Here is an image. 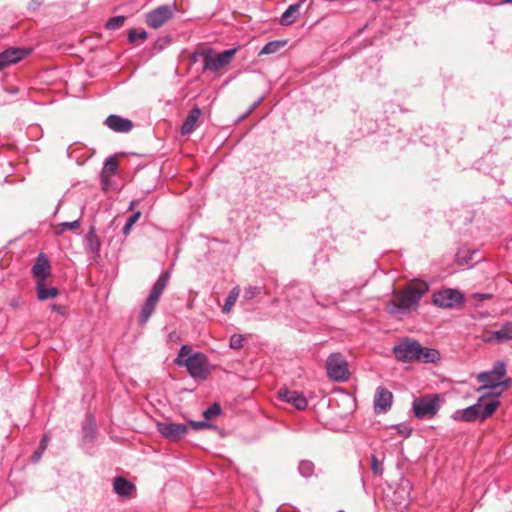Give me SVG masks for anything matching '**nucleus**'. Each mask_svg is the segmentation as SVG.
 <instances>
[{"label": "nucleus", "mask_w": 512, "mask_h": 512, "mask_svg": "<svg viewBox=\"0 0 512 512\" xmlns=\"http://www.w3.org/2000/svg\"><path fill=\"white\" fill-rule=\"evenodd\" d=\"M429 291L425 282L413 283L404 289L395 292L387 304V312L391 315L406 314L415 311L421 298Z\"/></svg>", "instance_id": "nucleus-1"}, {"label": "nucleus", "mask_w": 512, "mask_h": 512, "mask_svg": "<svg viewBox=\"0 0 512 512\" xmlns=\"http://www.w3.org/2000/svg\"><path fill=\"white\" fill-rule=\"evenodd\" d=\"M395 358L401 362L420 361L435 363L440 359V353L433 348L423 347L417 340L405 338L393 347Z\"/></svg>", "instance_id": "nucleus-2"}, {"label": "nucleus", "mask_w": 512, "mask_h": 512, "mask_svg": "<svg viewBox=\"0 0 512 512\" xmlns=\"http://www.w3.org/2000/svg\"><path fill=\"white\" fill-rule=\"evenodd\" d=\"M169 280L170 272L164 271L160 274V276L154 283L151 292L147 297L146 301L144 302L139 314V321L141 325H144L153 314L155 307L160 299V296L162 295L164 289L168 285Z\"/></svg>", "instance_id": "nucleus-3"}, {"label": "nucleus", "mask_w": 512, "mask_h": 512, "mask_svg": "<svg viewBox=\"0 0 512 512\" xmlns=\"http://www.w3.org/2000/svg\"><path fill=\"white\" fill-rule=\"evenodd\" d=\"M506 364L503 361H498L494 364L491 371H485L478 374L477 379L483 385L479 389H495L500 386L508 388L511 385V379H505Z\"/></svg>", "instance_id": "nucleus-4"}, {"label": "nucleus", "mask_w": 512, "mask_h": 512, "mask_svg": "<svg viewBox=\"0 0 512 512\" xmlns=\"http://www.w3.org/2000/svg\"><path fill=\"white\" fill-rule=\"evenodd\" d=\"M441 400L438 394H426L415 398L412 404L414 415L418 419H431L439 411Z\"/></svg>", "instance_id": "nucleus-5"}, {"label": "nucleus", "mask_w": 512, "mask_h": 512, "mask_svg": "<svg viewBox=\"0 0 512 512\" xmlns=\"http://www.w3.org/2000/svg\"><path fill=\"white\" fill-rule=\"evenodd\" d=\"M327 375L337 382L349 379V369L345 357L341 353H332L326 362Z\"/></svg>", "instance_id": "nucleus-6"}, {"label": "nucleus", "mask_w": 512, "mask_h": 512, "mask_svg": "<svg viewBox=\"0 0 512 512\" xmlns=\"http://www.w3.org/2000/svg\"><path fill=\"white\" fill-rule=\"evenodd\" d=\"M175 363L178 366H185L189 372V374L194 378H206L207 375V367H206V357L202 353H195L193 355L188 356L186 359H180L177 357L175 359Z\"/></svg>", "instance_id": "nucleus-7"}, {"label": "nucleus", "mask_w": 512, "mask_h": 512, "mask_svg": "<svg viewBox=\"0 0 512 512\" xmlns=\"http://www.w3.org/2000/svg\"><path fill=\"white\" fill-rule=\"evenodd\" d=\"M177 11L176 4L161 5L146 15V23L153 29H158L172 19Z\"/></svg>", "instance_id": "nucleus-8"}, {"label": "nucleus", "mask_w": 512, "mask_h": 512, "mask_svg": "<svg viewBox=\"0 0 512 512\" xmlns=\"http://www.w3.org/2000/svg\"><path fill=\"white\" fill-rule=\"evenodd\" d=\"M432 302L440 308H454L464 302V295L457 289L446 288L433 293Z\"/></svg>", "instance_id": "nucleus-9"}, {"label": "nucleus", "mask_w": 512, "mask_h": 512, "mask_svg": "<svg viewBox=\"0 0 512 512\" xmlns=\"http://www.w3.org/2000/svg\"><path fill=\"white\" fill-rule=\"evenodd\" d=\"M236 52L237 48H232L220 53H208L204 55L203 70L217 72L230 63Z\"/></svg>", "instance_id": "nucleus-10"}, {"label": "nucleus", "mask_w": 512, "mask_h": 512, "mask_svg": "<svg viewBox=\"0 0 512 512\" xmlns=\"http://www.w3.org/2000/svg\"><path fill=\"white\" fill-rule=\"evenodd\" d=\"M158 432L170 442H178L188 433V425L183 423H174L162 421L157 423Z\"/></svg>", "instance_id": "nucleus-11"}, {"label": "nucleus", "mask_w": 512, "mask_h": 512, "mask_svg": "<svg viewBox=\"0 0 512 512\" xmlns=\"http://www.w3.org/2000/svg\"><path fill=\"white\" fill-rule=\"evenodd\" d=\"M32 52L31 48L11 47L0 53V69H5L26 58Z\"/></svg>", "instance_id": "nucleus-12"}, {"label": "nucleus", "mask_w": 512, "mask_h": 512, "mask_svg": "<svg viewBox=\"0 0 512 512\" xmlns=\"http://www.w3.org/2000/svg\"><path fill=\"white\" fill-rule=\"evenodd\" d=\"M393 394L385 387H378L374 396V410L377 414L384 413L391 408Z\"/></svg>", "instance_id": "nucleus-13"}, {"label": "nucleus", "mask_w": 512, "mask_h": 512, "mask_svg": "<svg viewBox=\"0 0 512 512\" xmlns=\"http://www.w3.org/2000/svg\"><path fill=\"white\" fill-rule=\"evenodd\" d=\"M278 396L282 401L293 405L298 410H304L308 405L305 396L298 391L282 388L279 390Z\"/></svg>", "instance_id": "nucleus-14"}, {"label": "nucleus", "mask_w": 512, "mask_h": 512, "mask_svg": "<svg viewBox=\"0 0 512 512\" xmlns=\"http://www.w3.org/2000/svg\"><path fill=\"white\" fill-rule=\"evenodd\" d=\"M486 396V394H483L482 397L479 399L478 403L469 406L465 409H460L454 411L452 414V419L455 421H464V422H473L475 420L480 419V402L481 399Z\"/></svg>", "instance_id": "nucleus-15"}, {"label": "nucleus", "mask_w": 512, "mask_h": 512, "mask_svg": "<svg viewBox=\"0 0 512 512\" xmlns=\"http://www.w3.org/2000/svg\"><path fill=\"white\" fill-rule=\"evenodd\" d=\"M50 269V263L47 257L43 253H40L32 267V274L37 279V282H44L47 277L50 276Z\"/></svg>", "instance_id": "nucleus-16"}, {"label": "nucleus", "mask_w": 512, "mask_h": 512, "mask_svg": "<svg viewBox=\"0 0 512 512\" xmlns=\"http://www.w3.org/2000/svg\"><path fill=\"white\" fill-rule=\"evenodd\" d=\"M105 124L111 130L119 133H127L133 128V123L129 119L115 114L109 115L105 120Z\"/></svg>", "instance_id": "nucleus-17"}, {"label": "nucleus", "mask_w": 512, "mask_h": 512, "mask_svg": "<svg viewBox=\"0 0 512 512\" xmlns=\"http://www.w3.org/2000/svg\"><path fill=\"white\" fill-rule=\"evenodd\" d=\"M114 492L121 497H131L136 490L135 485L122 476H118L113 481Z\"/></svg>", "instance_id": "nucleus-18"}, {"label": "nucleus", "mask_w": 512, "mask_h": 512, "mask_svg": "<svg viewBox=\"0 0 512 512\" xmlns=\"http://www.w3.org/2000/svg\"><path fill=\"white\" fill-rule=\"evenodd\" d=\"M201 115H202L201 109L198 106L193 107L189 111L185 121L183 122V124L181 126V134L189 135L190 133H192L195 130L196 123L198 122Z\"/></svg>", "instance_id": "nucleus-19"}, {"label": "nucleus", "mask_w": 512, "mask_h": 512, "mask_svg": "<svg viewBox=\"0 0 512 512\" xmlns=\"http://www.w3.org/2000/svg\"><path fill=\"white\" fill-rule=\"evenodd\" d=\"M302 3L299 1L298 3L290 5L282 14L280 18V24L282 26H289L295 23L299 17V9Z\"/></svg>", "instance_id": "nucleus-20"}, {"label": "nucleus", "mask_w": 512, "mask_h": 512, "mask_svg": "<svg viewBox=\"0 0 512 512\" xmlns=\"http://www.w3.org/2000/svg\"><path fill=\"white\" fill-rule=\"evenodd\" d=\"M488 340L498 342L512 340V322H506L499 330L493 331Z\"/></svg>", "instance_id": "nucleus-21"}, {"label": "nucleus", "mask_w": 512, "mask_h": 512, "mask_svg": "<svg viewBox=\"0 0 512 512\" xmlns=\"http://www.w3.org/2000/svg\"><path fill=\"white\" fill-rule=\"evenodd\" d=\"M85 245L86 248L92 252L93 254H98L100 247H101V241L99 237L96 234L95 228L91 227L88 231L86 237H85Z\"/></svg>", "instance_id": "nucleus-22"}, {"label": "nucleus", "mask_w": 512, "mask_h": 512, "mask_svg": "<svg viewBox=\"0 0 512 512\" xmlns=\"http://www.w3.org/2000/svg\"><path fill=\"white\" fill-rule=\"evenodd\" d=\"M37 297L40 301L55 298L59 291L55 287L46 288L43 282H37Z\"/></svg>", "instance_id": "nucleus-23"}, {"label": "nucleus", "mask_w": 512, "mask_h": 512, "mask_svg": "<svg viewBox=\"0 0 512 512\" xmlns=\"http://www.w3.org/2000/svg\"><path fill=\"white\" fill-rule=\"evenodd\" d=\"M82 432L83 440L85 442H91L94 439L96 428L93 415H87V423L83 426Z\"/></svg>", "instance_id": "nucleus-24"}, {"label": "nucleus", "mask_w": 512, "mask_h": 512, "mask_svg": "<svg viewBox=\"0 0 512 512\" xmlns=\"http://www.w3.org/2000/svg\"><path fill=\"white\" fill-rule=\"evenodd\" d=\"M287 44L286 40H274L270 41L263 46V48L259 52V56L261 55H269L278 52L281 48H283Z\"/></svg>", "instance_id": "nucleus-25"}, {"label": "nucleus", "mask_w": 512, "mask_h": 512, "mask_svg": "<svg viewBox=\"0 0 512 512\" xmlns=\"http://www.w3.org/2000/svg\"><path fill=\"white\" fill-rule=\"evenodd\" d=\"M239 294H240L239 286H235L234 288H232V290L229 292L227 298L225 299V303L222 308V312L224 314H228L232 310L234 304L236 303V301L239 297Z\"/></svg>", "instance_id": "nucleus-26"}, {"label": "nucleus", "mask_w": 512, "mask_h": 512, "mask_svg": "<svg viewBox=\"0 0 512 512\" xmlns=\"http://www.w3.org/2000/svg\"><path fill=\"white\" fill-rule=\"evenodd\" d=\"M498 405H499V401H497V400L489 401V402L485 403L484 405H482L480 403L481 420H484V419L490 417L495 412Z\"/></svg>", "instance_id": "nucleus-27"}, {"label": "nucleus", "mask_w": 512, "mask_h": 512, "mask_svg": "<svg viewBox=\"0 0 512 512\" xmlns=\"http://www.w3.org/2000/svg\"><path fill=\"white\" fill-rule=\"evenodd\" d=\"M80 227V220L76 219L71 222H62L55 226V234L61 235L67 230H77Z\"/></svg>", "instance_id": "nucleus-28"}, {"label": "nucleus", "mask_w": 512, "mask_h": 512, "mask_svg": "<svg viewBox=\"0 0 512 512\" xmlns=\"http://www.w3.org/2000/svg\"><path fill=\"white\" fill-rule=\"evenodd\" d=\"M118 168V164L115 158L109 157L106 159L104 163V168L102 171V179H104L105 176H110L116 173Z\"/></svg>", "instance_id": "nucleus-29"}, {"label": "nucleus", "mask_w": 512, "mask_h": 512, "mask_svg": "<svg viewBox=\"0 0 512 512\" xmlns=\"http://www.w3.org/2000/svg\"><path fill=\"white\" fill-rule=\"evenodd\" d=\"M140 216H141V212L136 211L128 217V219L122 229L123 235L127 236L130 233L133 225L139 220Z\"/></svg>", "instance_id": "nucleus-30"}, {"label": "nucleus", "mask_w": 512, "mask_h": 512, "mask_svg": "<svg viewBox=\"0 0 512 512\" xmlns=\"http://www.w3.org/2000/svg\"><path fill=\"white\" fill-rule=\"evenodd\" d=\"M49 443V437L47 435H44L39 447L36 449V451L32 455V462L36 463L40 460L42 457V454L44 453L45 449L47 448V445Z\"/></svg>", "instance_id": "nucleus-31"}, {"label": "nucleus", "mask_w": 512, "mask_h": 512, "mask_svg": "<svg viewBox=\"0 0 512 512\" xmlns=\"http://www.w3.org/2000/svg\"><path fill=\"white\" fill-rule=\"evenodd\" d=\"M298 470L303 477H309L314 472V464L311 461L303 460L299 463Z\"/></svg>", "instance_id": "nucleus-32"}, {"label": "nucleus", "mask_w": 512, "mask_h": 512, "mask_svg": "<svg viewBox=\"0 0 512 512\" xmlns=\"http://www.w3.org/2000/svg\"><path fill=\"white\" fill-rule=\"evenodd\" d=\"M148 34L144 29H131L128 34V40L130 43H135L137 40H145Z\"/></svg>", "instance_id": "nucleus-33"}, {"label": "nucleus", "mask_w": 512, "mask_h": 512, "mask_svg": "<svg viewBox=\"0 0 512 512\" xmlns=\"http://www.w3.org/2000/svg\"><path fill=\"white\" fill-rule=\"evenodd\" d=\"M245 336L242 334H233L230 337L229 347L234 350L241 349L244 345Z\"/></svg>", "instance_id": "nucleus-34"}, {"label": "nucleus", "mask_w": 512, "mask_h": 512, "mask_svg": "<svg viewBox=\"0 0 512 512\" xmlns=\"http://www.w3.org/2000/svg\"><path fill=\"white\" fill-rule=\"evenodd\" d=\"M125 22L124 16H115L110 18L106 23V28L109 30L119 29Z\"/></svg>", "instance_id": "nucleus-35"}, {"label": "nucleus", "mask_w": 512, "mask_h": 512, "mask_svg": "<svg viewBox=\"0 0 512 512\" xmlns=\"http://www.w3.org/2000/svg\"><path fill=\"white\" fill-rule=\"evenodd\" d=\"M371 470L377 476H381L384 472L383 463L374 454L371 455Z\"/></svg>", "instance_id": "nucleus-36"}, {"label": "nucleus", "mask_w": 512, "mask_h": 512, "mask_svg": "<svg viewBox=\"0 0 512 512\" xmlns=\"http://www.w3.org/2000/svg\"><path fill=\"white\" fill-rule=\"evenodd\" d=\"M221 413V406L218 403H214L203 412V416L206 419L214 418Z\"/></svg>", "instance_id": "nucleus-37"}, {"label": "nucleus", "mask_w": 512, "mask_h": 512, "mask_svg": "<svg viewBox=\"0 0 512 512\" xmlns=\"http://www.w3.org/2000/svg\"><path fill=\"white\" fill-rule=\"evenodd\" d=\"M392 428L395 429L397 431V433L403 438L410 437V435L412 433V428L409 425L404 424V423L394 425V426H392Z\"/></svg>", "instance_id": "nucleus-38"}, {"label": "nucleus", "mask_w": 512, "mask_h": 512, "mask_svg": "<svg viewBox=\"0 0 512 512\" xmlns=\"http://www.w3.org/2000/svg\"><path fill=\"white\" fill-rule=\"evenodd\" d=\"M261 288L257 286H249L244 290L243 299L249 301L260 294Z\"/></svg>", "instance_id": "nucleus-39"}, {"label": "nucleus", "mask_w": 512, "mask_h": 512, "mask_svg": "<svg viewBox=\"0 0 512 512\" xmlns=\"http://www.w3.org/2000/svg\"><path fill=\"white\" fill-rule=\"evenodd\" d=\"M190 426L195 429V430H201V429H204V428H209L211 427L212 425L207 422V421H193L191 420L189 422Z\"/></svg>", "instance_id": "nucleus-40"}, {"label": "nucleus", "mask_w": 512, "mask_h": 512, "mask_svg": "<svg viewBox=\"0 0 512 512\" xmlns=\"http://www.w3.org/2000/svg\"><path fill=\"white\" fill-rule=\"evenodd\" d=\"M189 353L190 348L187 345H182L178 357H180V359H184V356H187Z\"/></svg>", "instance_id": "nucleus-41"}, {"label": "nucleus", "mask_w": 512, "mask_h": 512, "mask_svg": "<svg viewBox=\"0 0 512 512\" xmlns=\"http://www.w3.org/2000/svg\"><path fill=\"white\" fill-rule=\"evenodd\" d=\"M263 101V97H260L257 101H255L249 108L248 113H251L253 110H255L259 105L260 103Z\"/></svg>", "instance_id": "nucleus-42"}, {"label": "nucleus", "mask_w": 512, "mask_h": 512, "mask_svg": "<svg viewBox=\"0 0 512 512\" xmlns=\"http://www.w3.org/2000/svg\"><path fill=\"white\" fill-rule=\"evenodd\" d=\"M41 4L40 1L38 0H32V2L30 3L29 5V8L32 9V10H35L37 7H39Z\"/></svg>", "instance_id": "nucleus-43"}, {"label": "nucleus", "mask_w": 512, "mask_h": 512, "mask_svg": "<svg viewBox=\"0 0 512 512\" xmlns=\"http://www.w3.org/2000/svg\"><path fill=\"white\" fill-rule=\"evenodd\" d=\"M476 297L479 299V300H485V299H488L491 297L490 294H477Z\"/></svg>", "instance_id": "nucleus-44"}, {"label": "nucleus", "mask_w": 512, "mask_h": 512, "mask_svg": "<svg viewBox=\"0 0 512 512\" xmlns=\"http://www.w3.org/2000/svg\"><path fill=\"white\" fill-rule=\"evenodd\" d=\"M52 309H53L54 311H59V307H58L57 305H53V306H52Z\"/></svg>", "instance_id": "nucleus-45"}, {"label": "nucleus", "mask_w": 512, "mask_h": 512, "mask_svg": "<svg viewBox=\"0 0 512 512\" xmlns=\"http://www.w3.org/2000/svg\"><path fill=\"white\" fill-rule=\"evenodd\" d=\"M503 3H511L512 4V0H502Z\"/></svg>", "instance_id": "nucleus-46"}, {"label": "nucleus", "mask_w": 512, "mask_h": 512, "mask_svg": "<svg viewBox=\"0 0 512 512\" xmlns=\"http://www.w3.org/2000/svg\"><path fill=\"white\" fill-rule=\"evenodd\" d=\"M133 206H134V202L132 201V202L130 203V209H132V208H133Z\"/></svg>", "instance_id": "nucleus-47"}, {"label": "nucleus", "mask_w": 512, "mask_h": 512, "mask_svg": "<svg viewBox=\"0 0 512 512\" xmlns=\"http://www.w3.org/2000/svg\"><path fill=\"white\" fill-rule=\"evenodd\" d=\"M301 3H304L306 0H299Z\"/></svg>", "instance_id": "nucleus-48"}]
</instances>
